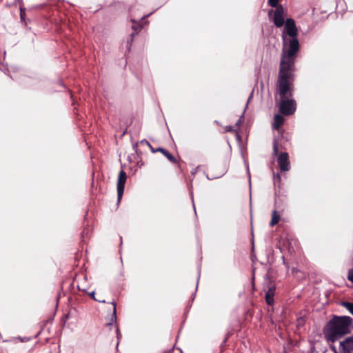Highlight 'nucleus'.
I'll return each mask as SVG.
<instances>
[{"label":"nucleus","mask_w":353,"mask_h":353,"mask_svg":"<svg viewBox=\"0 0 353 353\" xmlns=\"http://www.w3.org/2000/svg\"><path fill=\"white\" fill-rule=\"evenodd\" d=\"M112 306H113V311H112V316H111V319H110V321L109 323H107V326H112L113 325L114 323L116 322V320H117V305H116V303L114 301H112L111 302Z\"/></svg>","instance_id":"12"},{"label":"nucleus","mask_w":353,"mask_h":353,"mask_svg":"<svg viewBox=\"0 0 353 353\" xmlns=\"http://www.w3.org/2000/svg\"><path fill=\"white\" fill-rule=\"evenodd\" d=\"M95 301H99L100 303H105V300H102L101 298L96 299Z\"/></svg>","instance_id":"21"},{"label":"nucleus","mask_w":353,"mask_h":353,"mask_svg":"<svg viewBox=\"0 0 353 353\" xmlns=\"http://www.w3.org/2000/svg\"><path fill=\"white\" fill-rule=\"evenodd\" d=\"M279 143L277 140H274L273 143V154L275 156H278L277 163L280 170L283 172H287L290 169L288 153L285 152L279 153Z\"/></svg>","instance_id":"4"},{"label":"nucleus","mask_w":353,"mask_h":353,"mask_svg":"<svg viewBox=\"0 0 353 353\" xmlns=\"http://www.w3.org/2000/svg\"><path fill=\"white\" fill-rule=\"evenodd\" d=\"M280 219H281L280 214L278 213V212L276 210H274L272 213V217H271V221L270 222V225L271 227L274 226L279 222Z\"/></svg>","instance_id":"11"},{"label":"nucleus","mask_w":353,"mask_h":353,"mask_svg":"<svg viewBox=\"0 0 353 353\" xmlns=\"http://www.w3.org/2000/svg\"><path fill=\"white\" fill-rule=\"evenodd\" d=\"M242 122H243V119H242V117H241V118L237 121V122L236 123V125L237 126H239H239L241 125Z\"/></svg>","instance_id":"19"},{"label":"nucleus","mask_w":353,"mask_h":353,"mask_svg":"<svg viewBox=\"0 0 353 353\" xmlns=\"http://www.w3.org/2000/svg\"><path fill=\"white\" fill-rule=\"evenodd\" d=\"M295 271H296V269L295 268H292V272H294Z\"/></svg>","instance_id":"24"},{"label":"nucleus","mask_w":353,"mask_h":353,"mask_svg":"<svg viewBox=\"0 0 353 353\" xmlns=\"http://www.w3.org/2000/svg\"><path fill=\"white\" fill-rule=\"evenodd\" d=\"M345 343L347 347L350 349V351L348 353H353V336L347 339Z\"/></svg>","instance_id":"15"},{"label":"nucleus","mask_w":353,"mask_h":353,"mask_svg":"<svg viewBox=\"0 0 353 353\" xmlns=\"http://www.w3.org/2000/svg\"><path fill=\"white\" fill-rule=\"evenodd\" d=\"M279 0H268V5L272 8H277Z\"/></svg>","instance_id":"16"},{"label":"nucleus","mask_w":353,"mask_h":353,"mask_svg":"<svg viewBox=\"0 0 353 353\" xmlns=\"http://www.w3.org/2000/svg\"><path fill=\"white\" fill-rule=\"evenodd\" d=\"M275 292V288L270 287L268 292L265 294V301L269 305H272L274 303V295Z\"/></svg>","instance_id":"9"},{"label":"nucleus","mask_w":353,"mask_h":353,"mask_svg":"<svg viewBox=\"0 0 353 353\" xmlns=\"http://www.w3.org/2000/svg\"><path fill=\"white\" fill-rule=\"evenodd\" d=\"M284 121L285 119L283 116L279 114H275L274 117V123L272 125L273 128L276 130H279V128L283 124Z\"/></svg>","instance_id":"8"},{"label":"nucleus","mask_w":353,"mask_h":353,"mask_svg":"<svg viewBox=\"0 0 353 353\" xmlns=\"http://www.w3.org/2000/svg\"><path fill=\"white\" fill-rule=\"evenodd\" d=\"M116 331H117V332H119V328L117 327V326L116 327Z\"/></svg>","instance_id":"25"},{"label":"nucleus","mask_w":353,"mask_h":353,"mask_svg":"<svg viewBox=\"0 0 353 353\" xmlns=\"http://www.w3.org/2000/svg\"><path fill=\"white\" fill-rule=\"evenodd\" d=\"M352 322L353 319L350 316H334L330 320L325 328L324 334L325 337L328 341L334 342L350 332Z\"/></svg>","instance_id":"3"},{"label":"nucleus","mask_w":353,"mask_h":353,"mask_svg":"<svg viewBox=\"0 0 353 353\" xmlns=\"http://www.w3.org/2000/svg\"><path fill=\"white\" fill-rule=\"evenodd\" d=\"M132 29L134 32L130 34V39L127 41L128 48L130 50V47L132 44L134 37L139 33V32L141 30V27L139 25L132 26Z\"/></svg>","instance_id":"10"},{"label":"nucleus","mask_w":353,"mask_h":353,"mask_svg":"<svg viewBox=\"0 0 353 353\" xmlns=\"http://www.w3.org/2000/svg\"><path fill=\"white\" fill-rule=\"evenodd\" d=\"M342 305L353 315V303L344 301L342 303Z\"/></svg>","instance_id":"14"},{"label":"nucleus","mask_w":353,"mask_h":353,"mask_svg":"<svg viewBox=\"0 0 353 353\" xmlns=\"http://www.w3.org/2000/svg\"><path fill=\"white\" fill-rule=\"evenodd\" d=\"M225 131L226 132H236L234 129H233V127L232 125H228L225 127Z\"/></svg>","instance_id":"17"},{"label":"nucleus","mask_w":353,"mask_h":353,"mask_svg":"<svg viewBox=\"0 0 353 353\" xmlns=\"http://www.w3.org/2000/svg\"><path fill=\"white\" fill-rule=\"evenodd\" d=\"M298 32L295 21L292 18L287 19L282 32V39L284 45L288 42V48L282 50L279 67L295 68V59L300 49Z\"/></svg>","instance_id":"2"},{"label":"nucleus","mask_w":353,"mask_h":353,"mask_svg":"<svg viewBox=\"0 0 353 353\" xmlns=\"http://www.w3.org/2000/svg\"><path fill=\"white\" fill-rule=\"evenodd\" d=\"M149 146L151 148V150L153 153L159 152L162 153L171 163H177V160L176 158L170 154L167 150L163 148H157V149H154L152 148L150 143H148Z\"/></svg>","instance_id":"7"},{"label":"nucleus","mask_w":353,"mask_h":353,"mask_svg":"<svg viewBox=\"0 0 353 353\" xmlns=\"http://www.w3.org/2000/svg\"><path fill=\"white\" fill-rule=\"evenodd\" d=\"M283 246L284 248L287 249L289 252H294V248L292 245V242L289 239H285L283 240Z\"/></svg>","instance_id":"13"},{"label":"nucleus","mask_w":353,"mask_h":353,"mask_svg":"<svg viewBox=\"0 0 353 353\" xmlns=\"http://www.w3.org/2000/svg\"><path fill=\"white\" fill-rule=\"evenodd\" d=\"M272 13V21L274 22V26L277 28L282 27L285 23L284 18L285 11L283 7L281 5H279V6H277L274 11L273 10H270L268 12V16L270 17Z\"/></svg>","instance_id":"5"},{"label":"nucleus","mask_w":353,"mask_h":353,"mask_svg":"<svg viewBox=\"0 0 353 353\" xmlns=\"http://www.w3.org/2000/svg\"><path fill=\"white\" fill-rule=\"evenodd\" d=\"M283 264L286 266L287 268H289L288 264L285 263V260L283 259Z\"/></svg>","instance_id":"23"},{"label":"nucleus","mask_w":353,"mask_h":353,"mask_svg":"<svg viewBox=\"0 0 353 353\" xmlns=\"http://www.w3.org/2000/svg\"><path fill=\"white\" fill-rule=\"evenodd\" d=\"M126 179V173L124 170H121L119 173L117 181V197L119 201H120L123 194Z\"/></svg>","instance_id":"6"},{"label":"nucleus","mask_w":353,"mask_h":353,"mask_svg":"<svg viewBox=\"0 0 353 353\" xmlns=\"http://www.w3.org/2000/svg\"><path fill=\"white\" fill-rule=\"evenodd\" d=\"M294 68L279 67L278 80L276 82V92L280 96L279 111L285 116L292 115L296 109V103L290 99L294 91Z\"/></svg>","instance_id":"1"},{"label":"nucleus","mask_w":353,"mask_h":353,"mask_svg":"<svg viewBox=\"0 0 353 353\" xmlns=\"http://www.w3.org/2000/svg\"><path fill=\"white\" fill-rule=\"evenodd\" d=\"M24 17H25V11L21 8V10H20V17H21V20H24Z\"/></svg>","instance_id":"18"},{"label":"nucleus","mask_w":353,"mask_h":353,"mask_svg":"<svg viewBox=\"0 0 353 353\" xmlns=\"http://www.w3.org/2000/svg\"><path fill=\"white\" fill-rule=\"evenodd\" d=\"M274 179L278 180L279 181H281V176H280L279 174H277L276 175H275Z\"/></svg>","instance_id":"20"},{"label":"nucleus","mask_w":353,"mask_h":353,"mask_svg":"<svg viewBox=\"0 0 353 353\" xmlns=\"http://www.w3.org/2000/svg\"><path fill=\"white\" fill-rule=\"evenodd\" d=\"M90 296L93 299H96V298L94 297V292H92L90 294Z\"/></svg>","instance_id":"22"}]
</instances>
